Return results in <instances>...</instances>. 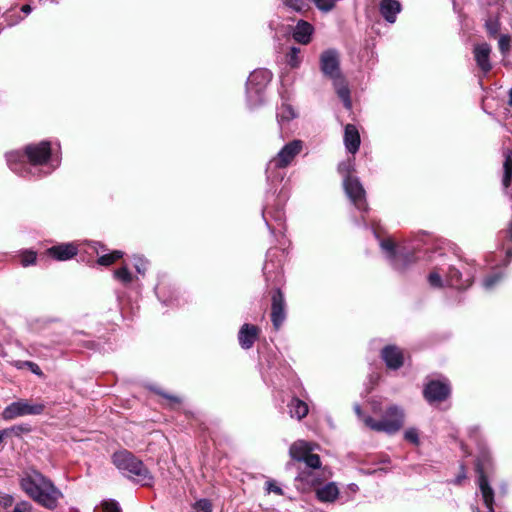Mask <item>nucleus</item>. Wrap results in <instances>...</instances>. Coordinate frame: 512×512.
Wrapping results in <instances>:
<instances>
[{
  "label": "nucleus",
  "instance_id": "obj_1",
  "mask_svg": "<svg viewBox=\"0 0 512 512\" xmlns=\"http://www.w3.org/2000/svg\"><path fill=\"white\" fill-rule=\"evenodd\" d=\"M10 169L22 177H43L60 166L61 158L52 153L49 141H41L25 147L24 153L12 151L6 154Z\"/></svg>",
  "mask_w": 512,
  "mask_h": 512
},
{
  "label": "nucleus",
  "instance_id": "obj_7",
  "mask_svg": "<svg viewBox=\"0 0 512 512\" xmlns=\"http://www.w3.org/2000/svg\"><path fill=\"white\" fill-rule=\"evenodd\" d=\"M303 149V141L295 139L285 144L267 163L266 176L270 183H280L285 176L283 170L292 164Z\"/></svg>",
  "mask_w": 512,
  "mask_h": 512
},
{
  "label": "nucleus",
  "instance_id": "obj_21",
  "mask_svg": "<svg viewBox=\"0 0 512 512\" xmlns=\"http://www.w3.org/2000/svg\"><path fill=\"white\" fill-rule=\"evenodd\" d=\"M402 6L397 0H381L379 4V11L383 18L389 22L394 23L397 15L401 12Z\"/></svg>",
  "mask_w": 512,
  "mask_h": 512
},
{
  "label": "nucleus",
  "instance_id": "obj_58",
  "mask_svg": "<svg viewBox=\"0 0 512 512\" xmlns=\"http://www.w3.org/2000/svg\"><path fill=\"white\" fill-rule=\"evenodd\" d=\"M473 512H480V510L478 508H474Z\"/></svg>",
  "mask_w": 512,
  "mask_h": 512
},
{
  "label": "nucleus",
  "instance_id": "obj_17",
  "mask_svg": "<svg viewBox=\"0 0 512 512\" xmlns=\"http://www.w3.org/2000/svg\"><path fill=\"white\" fill-rule=\"evenodd\" d=\"M474 59L477 66L484 75L488 74L492 65L490 63L491 47L487 43H481L474 46L473 49Z\"/></svg>",
  "mask_w": 512,
  "mask_h": 512
},
{
  "label": "nucleus",
  "instance_id": "obj_33",
  "mask_svg": "<svg viewBox=\"0 0 512 512\" xmlns=\"http://www.w3.org/2000/svg\"><path fill=\"white\" fill-rule=\"evenodd\" d=\"M300 54V48L298 47H291L290 51L286 55V62L287 64L292 67L296 68L301 63V58L299 56Z\"/></svg>",
  "mask_w": 512,
  "mask_h": 512
},
{
  "label": "nucleus",
  "instance_id": "obj_23",
  "mask_svg": "<svg viewBox=\"0 0 512 512\" xmlns=\"http://www.w3.org/2000/svg\"><path fill=\"white\" fill-rule=\"evenodd\" d=\"M313 32L314 28L310 23L300 20L294 28L293 39L300 44L307 45L311 41Z\"/></svg>",
  "mask_w": 512,
  "mask_h": 512
},
{
  "label": "nucleus",
  "instance_id": "obj_45",
  "mask_svg": "<svg viewBox=\"0 0 512 512\" xmlns=\"http://www.w3.org/2000/svg\"><path fill=\"white\" fill-rule=\"evenodd\" d=\"M498 44L501 53L505 55L510 49V37L508 35H501Z\"/></svg>",
  "mask_w": 512,
  "mask_h": 512
},
{
  "label": "nucleus",
  "instance_id": "obj_52",
  "mask_svg": "<svg viewBox=\"0 0 512 512\" xmlns=\"http://www.w3.org/2000/svg\"><path fill=\"white\" fill-rule=\"evenodd\" d=\"M7 434V431L6 430H2L0 431V444L2 443L4 437L6 436Z\"/></svg>",
  "mask_w": 512,
  "mask_h": 512
},
{
  "label": "nucleus",
  "instance_id": "obj_19",
  "mask_svg": "<svg viewBox=\"0 0 512 512\" xmlns=\"http://www.w3.org/2000/svg\"><path fill=\"white\" fill-rule=\"evenodd\" d=\"M260 333V329L252 324H243L238 332V341L241 348H252Z\"/></svg>",
  "mask_w": 512,
  "mask_h": 512
},
{
  "label": "nucleus",
  "instance_id": "obj_11",
  "mask_svg": "<svg viewBox=\"0 0 512 512\" xmlns=\"http://www.w3.org/2000/svg\"><path fill=\"white\" fill-rule=\"evenodd\" d=\"M351 168L350 162L341 163L338 166L340 173L346 174L343 180L344 190L353 205L359 211L365 212L368 210L366 193L359 179L350 175Z\"/></svg>",
  "mask_w": 512,
  "mask_h": 512
},
{
  "label": "nucleus",
  "instance_id": "obj_18",
  "mask_svg": "<svg viewBox=\"0 0 512 512\" xmlns=\"http://www.w3.org/2000/svg\"><path fill=\"white\" fill-rule=\"evenodd\" d=\"M47 254L57 261H67L78 253V247L74 243H61L47 249Z\"/></svg>",
  "mask_w": 512,
  "mask_h": 512
},
{
  "label": "nucleus",
  "instance_id": "obj_44",
  "mask_svg": "<svg viewBox=\"0 0 512 512\" xmlns=\"http://www.w3.org/2000/svg\"><path fill=\"white\" fill-rule=\"evenodd\" d=\"M404 438L405 440H407L408 442H411L413 444H417L418 441H419V435H418V431L417 429L415 428H409L405 431L404 433Z\"/></svg>",
  "mask_w": 512,
  "mask_h": 512
},
{
  "label": "nucleus",
  "instance_id": "obj_26",
  "mask_svg": "<svg viewBox=\"0 0 512 512\" xmlns=\"http://www.w3.org/2000/svg\"><path fill=\"white\" fill-rule=\"evenodd\" d=\"M308 405L297 397H293L288 403V412L291 418L302 420L308 414Z\"/></svg>",
  "mask_w": 512,
  "mask_h": 512
},
{
  "label": "nucleus",
  "instance_id": "obj_56",
  "mask_svg": "<svg viewBox=\"0 0 512 512\" xmlns=\"http://www.w3.org/2000/svg\"><path fill=\"white\" fill-rule=\"evenodd\" d=\"M267 257L268 258L272 257V251L271 250L268 252Z\"/></svg>",
  "mask_w": 512,
  "mask_h": 512
},
{
  "label": "nucleus",
  "instance_id": "obj_49",
  "mask_svg": "<svg viewBox=\"0 0 512 512\" xmlns=\"http://www.w3.org/2000/svg\"><path fill=\"white\" fill-rule=\"evenodd\" d=\"M354 410H355V413L357 414V416L359 417L360 420L363 421V418L364 417H369L368 415H365L362 411H361V408L359 405H356L354 407Z\"/></svg>",
  "mask_w": 512,
  "mask_h": 512
},
{
  "label": "nucleus",
  "instance_id": "obj_24",
  "mask_svg": "<svg viewBox=\"0 0 512 512\" xmlns=\"http://www.w3.org/2000/svg\"><path fill=\"white\" fill-rule=\"evenodd\" d=\"M339 496V488L335 482H329L316 489V497L320 502L332 503Z\"/></svg>",
  "mask_w": 512,
  "mask_h": 512
},
{
  "label": "nucleus",
  "instance_id": "obj_8",
  "mask_svg": "<svg viewBox=\"0 0 512 512\" xmlns=\"http://www.w3.org/2000/svg\"><path fill=\"white\" fill-rule=\"evenodd\" d=\"M380 247L391 266L397 271L402 272L406 270L417 260L414 251L416 246L414 245L396 246L392 239L386 238L380 240Z\"/></svg>",
  "mask_w": 512,
  "mask_h": 512
},
{
  "label": "nucleus",
  "instance_id": "obj_34",
  "mask_svg": "<svg viewBox=\"0 0 512 512\" xmlns=\"http://www.w3.org/2000/svg\"><path fill=\"white\" fill-rule=\"evenodd\" d=\"M503 279V273L502 272H494L490 275H488L484 280H483V287L486 289V290H491L493 289L501 280Z\"/></svg>",
  "mask_w": 512,
  "mask_h": 512
},
{
  "label": "nucleus",
  "instance_id": "obj_48",
  "mask_svg": "<svg viewBox=\"0 0 512 512\" xmlns=\"http://www.w3.org/2000/svg\"><path fill=\"white\" fill-rule=\"evenodd\" d=\"M267 491L269 493H275L277 495H283V490L274 482L268 481L267 482Z\"/></svg>",
  "mask_w": 512,
  "mask_h": 512
},
{
  "label": "nucleus",
  "instance_id": "obj_32",
  "mask_svg": "<svg viewBox=\"0 0 512 512\" xmlns=\"http://www.w3.org/2000/svg\"><path fill=\"white\" fill-rule=\"evenodd\" d=\"M295 118V112L289 104H282L277 113V119L280 124L288 122Z\"/></svg>",
  "mask_w": 512,
  "mask_h": 512
},
{
  "label": "nucleus",
  "instance_id": "obj_46",
  "mask_svg": "<svg viewBox=\"0 0 512 512\" xmlns=\"http://www.w3.org/2000/svg\"><path fill=\"white\" fill-rule=\"evenodd\" d=\"M23 366L29 368V370L34 373L35 375L41 376L42 371L38 364L31 362V361H24L20 365H18V368H22Z\"/></svg>",
  "mask_w": 512,
  "mask_h": 512
},
{
  "label": "nucleus",
  "instance_id": "obj_16",
  "mask_svg": "<svg viewBox=\"0 0 512 512\" xmlns=\"http://www.w3.org/2000/svg\"><path fill=\"white\" fill-rule=\"evenodd\" d=\"M381 358L388 369L397 370L404 363L402 350L395 345H387L381 350Z\"/></svg>",
  "mask_w": 512,
  "mask_h": 512
},
{
  "label": "nucleus",
  "instance_id": "obj_57",
  "mask_svg": "<svg viewBox=\"0 0 512 512\" xmlns=\"http://www.w3.org/2000/svg\"><path fill=\"white\" fill-rule=\"evenodd\" d=\"M162 301H163V303H165V304H166V303H168V302H170V300H167V299H163Z\"/></svg>",
  "mask_w": 512,
  "mask_h": 512
},
{
  "label": "nucleus",
  "instance_id": "obj_51",
  "mask_svg": "<svg viewBox=\"0 0 512 512\" xmlns=\"http://www.w3.org/2000/svg\"><path fill=\"white\" fill-rule=\"evenodd\" d=\"M155 292H156V294H157L158 298H159L160 300H162V297H161V293H162V292H161V287H160L159 285H158V286H156V288H155Z\"/></svg>",
  "mask_w": 512,
  "mask_h": 512
},
{
  "label": "nucleus",
  "instance_id": "obj_47",
  "mask_svg": "<svg viewBox=\"0 0 512 512\" xmlns=\"http://www.w3.org/2000/svg\"><path fill=\"white\" fill-rule=\"evenodd\" d=\"M157 394L163 396L164 398H166L169 402H170V405L171 407H174L175 405H178L181 403V400L179 397L177 396H174V395H170V394H167L161 390H155Z\"/></svg>",
  "mask_w": 512,
  "mask_h": 512
},
{
  "label": "nucleus",
  "instance_id": "obj_35",
  "mask_svg": "<svg viewBox=\"0 0 512 512\" xmlns=\"http://www.w3.org/2000/svg\"><path fill=\"white\" fill-rule=\"evenodd\" d=\"M501 235L507 239L508 242L511 243L510 246H507L506 247V257H505V260H504V265H508L510 263V261L512 260V221H511V224L509 225L508 229L501 232Z\"/></svg>",
  "mask_w": 512,
  "mask_h": 512
},
{
  "label": "nucleus",
  "instance_id": "obj_39",
  "mask_svg": "<svg viewBox=\"0 0 512 512\" xmlns=\"http://www.w3.org/2000/svg\"><path fill=\"white\" fill-rule=\"evenodd\" d=\"M282 1L286 6H288L289 8L293 9L296 12H302L306 7L304 0H282Z\"/></svg>",
  "mask_w": 512,
  "mask_h": 512
},
{
  "label": "nucleus",
  "instance_id": "obj_22",
  "mask_svg": "<svg viewBox=\"0 0 512 512\" xmlns=\"http://www.w3.org/2000/svg\"><path fill=\"white\" fill-rule=\"evenodd\" d=\"M87 245L89 250H92L97 255H99L98 264L102 266H109L112 263H114L117 259L123 256V253L119 250H115L112 253L100 255V250L106 251V249H104V246L98 242H89Z\"/></svg>",
  "mask_w": 512,
  "mask_h": 512
},
{
  "label": "nucleus",
  "instance_id": "obj_36",
  "mask_svg": "<svg viewBox=\"0 0 512 512\" xmlns=\"http://www.w3.org/2000/svg\"><path fill=\"white\" fill-rule=\"evenodd\" d=\"M37 254L31 250H25L20 254V261L23 267H28L36 263Z\"/></svg>",
  "mask_w": 512,
  "mask_h": 512
},
{
  "label": "nucleus",
  "instance_id": "obj_14",
  "mask_svg": "<svg viewBox=\"0 0 512 512\" xmlns=\"http://www.w3.org/2000/svg\"><path fill=\"white\" fill-rule=\"evenodd\" d=\"M424 397L430 403L445 401L451 393V386L446 378L430 380L424 388Z\"/></svg>",
  "mask_w": 512,
  "mask_h": 512
},
{
  "label": "nucleus",
  "instance_id": "obj_37",
  "mask_svg": "<svg viewBox=\"0 0 512 512\" xmlns=\"http://www.w3.org/2000/svg\"><path fill=\"white\" fill-rule=\"evenodd\" d=\"M481 5L487 10H492V14H500L503 0H479Z\"/></svg>",
  "mask_w": 512,
  "mask_h": 512
},
{
  "label": "nucleus",
  "instance_id": "obj_28",
  "mask_svg": "<svg viewBox=\"0 0 512 512\" xmlns=\"http://www.w3.org/2000/svg\"><path fill=\"white\" fill-rule=\"evenodd\" d=\"M263 274L266 281H278L277 278L281 276V267L280 265H275L272 263V260L269 259L263 266Z\"/></svg>",
  "mask_w": 512,
  "mask_h": 512
},
{
  "label": "nucleus",
  "instance_id": "obj_10",
  "mask_svg": "<svg viewBox=\"0 0 512 512\" xmlns=\"http://www.w3.org/2000/svg\"><path fill=\"white\" fill-rule=\"evenodd\" d=\"M272 79V73L267 69L254 70L246 83L247 103L251 108L264 102L265 89Z\"/></svg>",
  "mask_w": 512,
  "mask_h": 512
},
{
  "label": "nucleus",
  "instance_id": "obj_41",
  "mask_svg": "<svg viewBox=\"0 0 512 512\" xmlns=\"http://www.w3.org/2000/svg\"><path fill=\"white\" fill-rule=\"evenodd\" d=\"M32 511H33V506L30 502L20 501L15 504V506L13 507V509L11 511H7V512H32Z\"/></svg>",
  "mask_w": 512,
  "mask_h": 512
},
{
  "label": "nucleus",
  "instance_id": "obj_53",
  "mask_svg": "<svg viewBox=\"0 0 512 512\" xmlns=\"http://www.w3.org/2000/svg\"><path fill=\"white\" fill-rule=\"evenodd\" d=\"M349 488L352 492H356L358 490V486L354 483L350 484Z\"/></svg>",
  "mask_w": 512,
  "mask_h": 512
},
{
  "label": "nucleus",
  "instance_id": "obj_9",
  "mask_svg": "<svg viewBox=\"0 0 512 512\" xmlns=\"http://www.w3.org/2000/svg\"><path fill=\"white\" fill-rule=\"evenodd\" d=\"M491 465V457L488 449L484 445H479L476 461V471L478 473V486L482 495L484 505L488 512H494V491L489 485L486 472Z\"/></svg>",
  "mask_w": 512,
  "mask_h": 512
},
{
  "label": "nucleus",
  "instance_id": "obj_50",
  "mask_svg": "<svg viewBox=\"0 0 512 512\" xmlns=\"http://www.w3.org/2000/svg\"><path fill=\"white\" fill-rule=\"evenodd\" d=\"M21 11L25 13L26 15L30 14L32 12V7L28 4L23 5L21 8Z\"/></svg>",
  "mask_w": 512,
  "mask_h": 512
},
{
  "label": "nucleus",
  "instance_id": "obj_54",
  "mask_svg": "<svg viewBox=\"0 0 512 512\" xmlns=\"http://www.w3.org/2000/svg\"><path fill=\"white\" fill-rule=\"evenodd\" d=\"M508 104H509L510 106H512V88H511V89H510V91H509V100H508Z\"/></svg>",
  "mask_w": 512,
  "mask_h": 512
},
{
  "label": "nucleus",
  "instance_id": "obj_40",
  "mask_svg": "<svg viewBox=\"0 0 512 512\" xmlns=\"http://www.w3.org/2000/svg\"><path fill=\"white\" fill-rule=\"evenodd\" d=\"M103 512H121L119 504L114 500H105L101 504Z\"/></svg>",
  "mask_w": 512,
  "mask_h": 512
},
{
  "label": "nucleus",
  "instance_id": "obj_6",
  "mask_svg": "<svg viewBox=\"0 0 512 512\" xmlns=\"http://www.w3.org/2000/svg\"><path fill=\"white\" fill-rule=\"evenodd\" d=\"M339 64V54L334 49L326 50L320 56L321 71L333 81L336 92L345 108L350 109L352 107L350 90L341 75Z\"/></svg>",
  "mask_w": 512,
  "mask_h": 512
},
{
  "label": "nucleus",
  "instance_id": "obj_27",
  "mask_svg": "<svg viewBox=\"0 0 512 512\" xmlns=\"http://www.w3.org/2000/svg\"><path fill=\"white\" fill-rule=\"evenodd\" d=\"M503 168H504V175H503V179H502V186H503L504 193L506 195H509L508 188L512 181V151L505 152V161L503 164Z\"/></svg>",
  "mask_w": 512,
  "mask_h": 512
},
{
  "label": "nucleus",
  "instance_id": "obj_13",
  "mask_svg": "<svg viewBox=\"0 0 512 512\" xmlns=\"http://www.w3.org/2000/svg\"><path fill=\"white\" fill-rule=\"evenodd\" d=\"M303 463L305 464V467L303 469L300 468L296 479L309 486L319 485L321 483V479L317 470L321 467L320 457L317 454L310 453L305 457Z\"/></svg>",
  "mask_w": 512,
  "mask_h": 512
},
{
  "label": "nucleus",
  "instance_id": "obj_20",
  "mask_svg": "<svg viewBox=\"0 0 512 512\" xmlns=\"http://www.w3.org/2000/svg\"><path fill=\"white\" fill-rule=\"evenodd\" d=\"M360 134L358 129L353 124H347L344 129V145L346 150L355 154L360 147Z\"/></svg>",
  "mask_w": 512,
  "mask_h": 512
},
{
  "label": "nucleus",
  "instance_id": "obj_31",
  "mask_svg": "<svg viewBox=\"0 0 512 512\" xmlns=\"http://www.w3.org/2000/svg\"><path fill=\"white\" fill-rule=\"evenodd\" d=\"M266 214L271 216L279 224H282L284 222L285 216H284V212H283L282 208H280V207H276L275 209L265 208L263 210V217H264L266 225L268 226L269 229H271V226L266 217Z\"/></svg>",
  "mask_w": 512,
  "mask_h": 512
},
{
  "label": "nucleus",
  "instance_id": "obj_55",
  "mask_svg": "<svg viewBox=\"0 0 512 512\" xmlns=\"http://www.w3.org/2000/svg\"><path fill=\"white\" fill-rule=\"evenodd\" d=\"M463 478H464V476H459V477H457L455 482L459 484Z\"/></svg>",
  "mask_w": 512,
  "mask_h": 512
},
{
  "label": "nucleus",
  "instance_id": "obj_29",
  "mask_svg": "<svg viewBox=\"0 0 512 512\" xmlns=\"http://www.w3.org/2000/svg\"><path fill=\"white\" fill-rule=\"evenodd\" d=\"M487 14L488 18L485 21L486 30L491 36H495L500 28L498 21L499 14H492V10H487Z\"/></svg>",
  "mask_w": 512,
  "mask_h": 512
},
{
  "label": "nucleus",
  "instance_id": "obj_3",
  "mask_svg": "<svg viewBox=\"0 0 512 512\" xmlns=\"http://www.w3.org/2000/svg\"><path fill=\"white\" fill-rule=\"evenodd\" d=\"M19 485L30 499L48 510L56 509L63 498V493L53 481L34 468L21 473Z\"/></svg>",
  "mask_w": 512,
  "mask_h": 512
},
{
  "label": "nucleus",
  "instance_id": "obj_5",
  "mask_svg": "<svg viewBox=\"0 0 512 512\" xmlns=\"http://www.w3.org/2000/svg\"><path fill=\"white\" fill-rule=\"evenodd\" d=\"M113 464L123 475L142 486H151L154 477L141 460L127 450H120L112 456Z\"/></svg>",
  "mask_w": 512,
  "mask_h": 512
},
{
  "label": "nucleus",
  "instance_id": "obj_43",
  "mask_svg": "<svg viewBox=\"0 0 512 512\" xmlns=\"http://www.w3.org/2000/svg\"><path fill=\"white\" fill-rule=\"evenodd\" d=\"M134 267L140 275H144L147 269V261L142 257L134 258Z\"/></svg>",
  "mask_w": 512,
  "mask_h": 512
},
{
  "label": "nucleus",
  "instance_id": "obj_12",
  "mask_svg": "<svg viewBox=\"0 0 512 512\" xmlns=\"http://www.w3.org/2000/svg\"><path fill=\"white\" fill-rule=\"evenodd\" d=\"M45 408L46 405L44 402L19 399L6 406L1 416L4 420L10 421L18 417L41 415Z\"/></svg>",
  "mask_w": 512,
  "mask_h": 512
},
{
  "label": "nucleus",
  "instance_id": "obj_42",
  "mask_svg": "<svg viewBox=\"0 0 512 512\" xmlns=\"http://www.w3.org/2000/svg\"><path fill=\"white\" fill-rule=\"evenodd\" d=\"M211 504L208 500L202 499L198 501L194 507L192 512H211Z\"/></svg>",
  "mask_w": 512,
  "mask_h": 512
},
{
  "label": "nucleus",
  "instance_id": "obj_25",
  "mask_svg": "<svg viewBox=\"0 0 512 512\" xmlns=\"http://www.w3.org/2000/svg\"><path fill=\"white\" fill-rule=\"evenodd\" d=\"M312 450L313 448L310 443L299 440L291 445L289 453L293 459L303 462L305 457L308 456Z\"/></svg>",
  "mask_w": 512,
  "mask_h": 512
},
{
  "label": "nucleus",
  "instance_id": "obj_15",
  "mask_svg": "<svg viewBox=\"0 0 512 512\" xmlns=\"http://www.w3.org/2000/svg\"><path fill=\"white\" fill-rule=\"evenodd\" d=\"M271 321L275 329H279L286 319L285 299L280 289H276L272 294Z\"/></svg>",
  "mask_w": 512,
  "mask_h": 512
},
{
  "label": "nucleus",
  "instance_id": "obj_2",
  "mask_svg": "<svg viewBox=\"0 0 512 512\" xmlns=\"http://www.w3.org/2000/svg\"><path fill=\"white\" fill-rule=\"evenodd\" d=\"M440 258L427 276L432 288L442 289L451 287L464 290L472 285L475 269L472 265L456 257H447L438 254Z\"/></svg>",
  "mask_w": 512,
  "mask_h": 512
},
{
  "label": "nucleus",
  "instance_id": "obj_30",
  "mask_svg": "<svg viewBox=\"0 0 512 512\" xmlns=\"http://www.w3.org/2000/svg\"><path fill=\"white\" fill-rule=\"evenodd\" d=\"M114 277L119 282H121L125 287H129L135 280V277L131 274V272L125 266L115 270Z\"/></svg>",
  "mask_w": 512,
  "mask_h": 512
},
{
  "label": "nucleus",
  "instance_id": "obj_38",
  "mask_svg": "<svg viewBox=\"0 0 512 512\" xmlns=\"http://www.w3.org/2000/svg\"><path fill=\"white\" fill-rule=\"evenodd\" d=\"M313 2L316 7L323 12L331 11L336 4L335 0H314Z\"/></svg>",
  "mask_w": 512,
  "mask_h": 512
},
{
  "label": "nucleus",
  "instance_id": "obj_4",
  "mask_svg": "<svg viewBox=\"0 0 512 512\" xmlns=\"http://www.w3.org/2000/svg\"><path fill=\"white\" fill-rule=\"evenodd\" d=\"M372 413L379 416V420L373 417H364L363 423L371 430L376 432H385L394 434L399 431L404 424V410L395 404L383 406L379 401L371 402Z\"/></svg>",
  "mask_w": 512,
  "mask_h": 512
}]
</instances>
